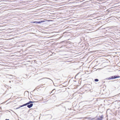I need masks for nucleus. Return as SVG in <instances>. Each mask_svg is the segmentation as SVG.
<instances>
[{
    "label": "nucleus",
    "instance_id": "1",
    "mask_svg": "<svg viewBox=\"0 0 120 120\" xmlns=\"http://www.w3.org/2000/svg\"><path fill=\"white\" fill-rule=\"evenodd\" d=\"M120 77V76L118 75H114L111 76L109 78H107L106 79L109 80L112 79L119 78Z\"/></svg>",
    "mask_w": 120,
    "mask_h": 120
},
{
    "label": "nucleus",
    "instance_id": "2",
    "mask_svg": "<svg viewBox=\"0 0 120 120\" xmlns=\"http://www.w3.org/2000/svg\"><path fill=\"white\" fill-rule=\"evenodd\" d=\"M99 118H98L95 120H102V119L103 117V115H102L101 116H99Z\"/></svg>",
    "mask_w": 120,
    "mask_h": 120
},
{
    "label": "nucleus",
    "instance_id": "3",
    "mask_svg": "<svg viewBox=\"0 0 120 120\" xmlns=\"http://www.w3.org/2000/svg\"><path fill=\"white\" fill-rule=\"evenodd\" d=\"M44 21H34L33 22V23H36V24H38V23H41V22H44Z\"/></svg>",
    "mask_w": 120,
    "mask_h": 120
},
{
    "label": "nucleus",
    "instance_id": "4",
    "mask_svg": "<svg viewBox=\"0 0 120 120\" xmlns=\"http://www.w3.org/2000/svg\"><path fill=\"white\" fill-rule=\"evenodd\" d=\"M33 104H30V105L29 104L27 105V107L29 108H30L31 107L33 106Z\"/></svg>",
    "mask_w": 120,
    "mask_h": 120
},
{
    "label": "nucleus",
    "instance_id": "5",
    "mask_svg": "<svg viewBox=\"0 0 120 120\" xmlns=\"http://www.w3.org/2000/svg\"><path fill=\"white\" fill-rule=\"evenodd\" d=\"M34 102H35L34 101H30L26 103H27V105H28L29 104H32V103H34Z\"/></svg>",
    "mask_w": 120,
    "mask_h": 120
},
{
    "label": "nucleus",
    "instance_id": "6",
    "mask_svg": "<svg viewBox=\"0 0 120 120\" xmlns=\"http://www.w3.org/2000/svg\"><path fill=\"white\" fill-rule=\"evenodd\" d=\"M85 118H86V119H89V120H94V119H95V118H93L91 119V118H90V117H85Z\"/></svg>",
    "mask_w": 120,
    "mask_h": 120
},
{
    "label": "nucleus",
    "instance_id": "7",
    "mask_svg": "<svg viewBox=\"0 0 120 120\" xmlns=\"http://www.w3.org/2000/svg\"><path fill=\"white\" fill-rule=\"evenodd\" d=\"M27 105V103H26L23 104V105H20V107H22L26 106Z\"/></svg>",
    "mask_w": 120,
    "mask_h": 120
},
{
    "label": "nucleus",
    "instance_id": "8",
    "mask_svg": "<svg viewBox=\"0 0 120 120\" xmlns=\"http://www.w3.org/2000/svg\"><path fill=\"white\" fill-rule=\"evenodd\" d=\"M99 81L98 79H94V81L95 82H98Z\"/></svg>",
    "mask_w": 120,
    "mask_h": 120
},
{
    "label": "nucleus",
    "instance_id": "9",
    "mask_svg": "<svg viewBox=\"0 0 120 120\" xmlns=\"http://www.w3.org/2000/svg\"><path fill=\"white\" fill-rule=\"evenodd\" d=\"M20 107H20H18V108H16V109H18L19 108H20V107Z\"/></svg>",
    "mask_w": 120,
    "mask_h": 120
},
{
    "label": "nucleus",
    "instance_id": "10",
    "mask_svg": "<svg viewBox=\"0 0 120 120\" xmlns=\"http://www.w3.org/2000/svg\"><path fill=\"white\" fill-rule=\"evenodd\" d=\"M5 120H9V119H6Z\"/></svg>",
    "mask_w": 120,
    "mask_h": 120
}]
</instances>
